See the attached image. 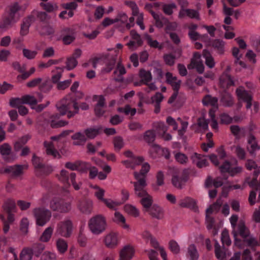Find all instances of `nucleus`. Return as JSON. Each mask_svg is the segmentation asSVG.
Segmentation results:
<instances>
[{"mask_svg": "<svg viewBox=\"0 0 260 260\" xmlns=\"http://www.w3.org/2000/svg\"><path fill=\"white\" fill-rule=\"evenodd\" d=\"M90 231L94 235H99L103 233L107 228V221L105 216L101 214L96 215L90 218L88 222Z\"/></svg>", "mask_w": 260, "mask_h": 260, "instance_id": "1", "label": "nucleus"}, {"mask_svg": "<svg viewBox=\"0 0 260 260\" xmlns=\"http://www.w3.org/2000/svg\"><path fill=\"white\" fill-rule=\"evenodd\" d=\"M32 214L37 225L43 226L50 219L51 213L50 210L44 207H37L32 210Z\"/></svg>", "mask_w": 260, "mask_h": 260, "instance_id": "2", "label": "nucleus"}, {"mask_svg": "<svg viewBox=\"0 0 260 260\" xmlns=\"http://www.w3.org/2000/svg\"><path fill=\"white\" fill-rule=\"evenodd\" d=\"M124 154L126 157L129 158V159L122 161V163L126 168H134L136 166L141 164L144 160L143 156H136L130 150L125 151Z\"/></svg>", "mask_w": 260, "mask_h": 260, "instance_id": "3", "label": "nucleus"}, {"mask_svg": "<svg viewBox=\"0 0 260 260\" xmlns=\"http://www.w3.org/2000/svg\"><path fill=\"white\" fill-rule=\"evenodd\" d=\"M50 208L54 211L61 213H67L72 208L70 202H65L58 199H54L52 200L50 205Z\"/></svg>", "mask_w": 260, "mask_h": 260, "instance_id": "4", "label": "nucleus"}, {"mask_svg": "<svg viewBox=\"0 0 260 260\" xmlns=\"http://www.w3.org/2000/svg\"><path fill=\"white\" fill-rule=\"evenodd\" d=\"M73 231V224L71 220H67L58 224L56 233L64 237L71 236Z\"/></svg>", "mask_w": 260, "mask_h": 260, "instance_id": "5", "label": "nucleus"}, {"mask_svg": "<svg viewBox=\"0 0 260 260\" xmlns=\"http://www.w3.org/2000/svg\"><path fill=\"white\" fill-rule=\"evenodd\" d=\"M32 162L36 171L41 174H47L51 172V168L45 166L41 158L37 156L35 154L32 158Z\"/></svg>", "mask_w": 260, "mask_h": 260, "instance_id": "6", "label": "nucleus"}, {"mask_svg": "<svg viewBox=\"0 0 260 260\" xmlns=\"http://www.w3.org/2000/svg\"><path fill=\"white\" fill-rule=\"evenodd\" d=\"M28 167L27 164L9 166L5 169L4 172L10 174L13 177H18L24 173V171L26 170Z\"/></svg>", "mask_w": 260, "mask_h": 260, "instance_id": "7", "label": "nucleus"}, {"mask_svg": "<svg viewBox=\"0 0 260 260\" xmlns=\"http://www.w3.org/2000/svg\"><path fill=\"white\" fill-rule=\"evenodd\" d=\"M0 153L3 159L7 162H12L15 159L12 154V147L7 143H5L0 146Z\"/></svg>", "mask_w": 260, "mask_h": 260, "instance_id": "8", "label": "nucleus"}, {"mask_svg": "<svg viewBox=\"0 0 260 260\" xmlns=\"http://www.w3.org/2000/svg\"><path fill=\"white\" fill-rule=\"evenodd\" d=\"M61 34L62 42L65 45H69L75 40L76 32L73 28L65 27L61 30Z\"/></svg>", "mask_w": 260, "mask_h": 260, "instance_id": "9", "label": "nucleus"}, {"mask_svg": "<svg viewBox=\"0 0 260 260\" xmlns=\"http://www.w3.org/2000/svg\"><path fill=\"white\" fill-rule=\"evenodd\" d=\"M130 36L132 38V40L126 44L130 49L134 50L137 47L142 45L143 41L141 36L135 30L133 29L131 31Z\"/></svg>", "mask_w": 260, "mask_h": 260, "instance_id": "10", "label": "nucleus"}, {"mask_svg": "<svg viewBox=\"0 0 260 260\" xmlns=\"http://www.w3.org/2000/svg\"><path fill=\"white\" fill-rule=\"evenodd\" d=\"M236 93L239 99L246 103V108L247 109H250L252 105V96L251 94L242 87L237 88Z\"/></svg>", "mask_w": 260, "mask_h": 260, "instance_id": "11", "label": "nucleus"}, {"mask_svg": "<svg viewBox=\"0 0 260 260\" xmlns=\"http://www.w3.org/2000/svg\"><path fill=\"white\" fill-rule=\"evenodd\" d=\"M104 242L108 248L116 247L119 243L118 233L113 232L108 233L105 236Z\"/></svg>", "mask_w": 260, "mask_h": 260, "instance_id": "12", "label": "nucleus"}, {"mask_svg": "<svg viewBox=\"0 0 260 260\" xmlns=\"http://www.w3.org/2000/svg\"><path fill=\"white\" fill-rule=\"evenodd\" d=\"M134 247L131 245H126L119 251V260H131L135 254Z\"/></svg>", "mask_w": 260, "mask_h": 260, "instance_id": "13", "label": "nucleus"}, {"mask_svg": "<svg viewBox=\"0 0 260 260\" xmlns=\"http://www.w3.org/2000/svg\"><path fill=\"white\" fill-rule=\"evenodd\" d=\"M35 18L34 15H29L23 18L21 24L20 34L21 36H24L29 32V28L31 24L35 22Z\"/></svg>", "mask_w": 260, "mask_h": 260, "instance_id": "14", "label": "nucleus"}, {"mask_svg": "<svg viewBox=\"0 0 260 260\" xmlns=\"http://www.w3.org/2000/svg\"><path fill=\"white\" fill-rule=\"evenodd\" d=\"M248 145L247 149L250 155L255 156L256 152L260 149V146L258 145L255 137L250 134L247 140Z\"/></svg>", "mask_w": 260, "mask_h": 260, "instance_id": "15", "label": "nucleus"}, {"mask_svg": "<svg viewBox=\"0 0 260 260\" xmlns=\"http://www.w3.org/2000/svg\"><path fill=\"white\" fill-rule=\"evenodd\" d=\"M77 206L81 212L89 214L92 211L93 202L90 200H81L79 201Z\"/></svg>", "mask_w": 260, "mask_h": 260, "instance_id": "16", "label": "nucleus"}, {"mask_svg": "<svg viewBox=\"0 0 260 260\" xmlns=\"http://www.w3.org/2000/svg\"><path fill=\"white\" fill-rule=\"evenodd\" d=\"M126 73L125 67L119 61L117 63L116 68L113 72L114 80L118 82L122 83L124 81L123 75Z\"/></svg>", "mask_w": 260, "mask_h": 260, "instance_id": "17", "label": "nucleus"}, {"mask_svg": "<svg viewBox=\"0 0 260 260\" xmlns=\"http://www.w3.org/2000/svg\"><path fill=\"white\" fill-rule=\"evenodd\" d=\"M16 22L17 20L11 17L8 15L4 16L0 21V28L3 31H6L12 27Z\"/></svg>", "mask_w": 260, "mask_h": 260, "instance_id": "18", "label": "nucleus"}, {"mask_svg": "<svg viewBox=\"0 0 260 260\" xmlns=\"http://www.w3.org/2000/svg\"><path fill=\"white\" fill-rule=\"evenodd\" d=\"M139 197L141 198L140 203L143 206V211L144 212H147L152 206V197L147 192L139 196Z\"/></svg>", "mask_w": 260, "mask_h": 260, "instance_id": "19", "label": "nucleus"}, {"mask_svg": "<svg viewBox=\"0 0 260 260\" xmlns=\"http://www.w3.org/2000/svg\"><path fill=\"white\" fill-rule=\"evenodd\" d=\"M135 187V191L137 196L143 195L146 193L145 187L147 185L145 180H137V181L132 182Z\"/></svg>", "mask_w": 260, "mask_h": 260, "instance_id": "20", "label": "nucleus"}, {"mask_svg": "<svg viewBox=\"0 0 260 260\" xmlns=\"http://www.w3.org/2000/svg\"><path fill=\"white\" fill-rule=\"evenodd\" d=\"M63 103L68 111L71 110L72 108L75 109L74 104L76 107H79L78 103L76 102V99H75L72 93H69L63 98L61 102Z\"/></svg>", "mask_w": 260, "mask_h": 260, "instance_id": "21", "label": "nucleus"}, {"mask_svg": "<svg viewBox=\"0 0 260 260\" xmlns=\"http://www.w3.org/2000/svg\"><path fill=\"white\" fill-rule=\"evenodd\" d=\"M166 81L170 84L174 90H179L180 87L181 83V80H178L177 77L173 76L172 74L170 72H167L166 74Z\"/></svg>", "mask_w": 260, "mask_h": 260, "instance_id": "22", "label": "nucleus"}, {"mask_svg": "<svg viewBox=\"0 0 260 260\" xmlns=\"http://www.w3.org/2000/svg\"><path fill=\"white\" fill-rule=\"evenodd\" d=\"M146 212H148L153 217L157 219H161L164 217L163 210L156 204L153 205Z\"/></svg>", "mask_w": 260, "mask_h": 260, "instance_id": "23", "label": "nucleus"}, {"mask_svg": "<svg viewBox=\"0 0 260 260\" xmlns=\"http://www.w3.org/2000/svg\"><path fill=\"white\" fill-rule=\"evenodd\" d=\"M44 145L46 148V151L47 155H51L54 158L61 157L60 154L57 150L55 149L54 144L52 142L45 141Z\"/></svg>", "mask_w": 260, "mask_h": 260, "instance_id": "24", "label": "nucleus"}, {"mask_svg": "<svg viewBox=\"0 0 260 260\" xmlns=\"http://www.w3.org/2000/svg\"><path fill=\"white\" fill-rule=\"evenodd\" d=\"M164 99L163 95L160 92H157L151 98L152 103L154 104L155 113L157 114L160 111V103Z\"/></svg>", "mask_w": 260, "mask_h": 260, "instance_id": "25", "label": "nucleus"}, {"mask_svg": "<svg viewBox=\"0 0 260 260\" xmlns=\"http://www.w3.org/2000/svg\"><path fill=\"white\" fill-rule=\"evenodd\" d=\"M191 158L193 160V163H194L199 168H202L209 165V162L205 158H203L201 154L194 153L192 156Z\"/></svg>", "mask_w": 260, "mask_h": 260, "instance_id": "26", "label": "nucleus"}, {"mask_svg": "<svg viewBox=\"0 0 260 260\" xmlns=\"http://www.w3.org/2000/svg\"><path fill=\"white\" fill-rule=\"evenodd\" d=\"M71 138L74 140L73 144L75 146L83 145L87 140L85 135L81 132L76 133L72 136Z\"/></svg>", "mask_w": 260, "mask_h": 260, "instance_id": "27", "label": "nucleus"}, {"mask_svg": "<svg viewBox=\"0 0 260 260\" xmlns=\"http://www.w3.org/2000/svg\"><path fill=\"white\" fill-rule=\"evenodd\" d=\"M186 256L189 260H198L199 254L194 244H192L188 246Z\"/></svg>", "mask_w": 260, "mask_h": 260, "instance_id": "28", "label": "nucleus"}, {"mask_svg": "<svg viewBox=\"0 0 260 260\" xmlns=\"http://www.w3.org/2000/svg\"><path fill=\"white\" fill-rule=\"evenodd\" d=\"M220 102L225 107H232L234 105L233 98L232 95L226 91L221 94Z\"/></svg>", "mask_w": 260, "mask_h": 260, "instance_id": "29", "label": "nucleus"}, {"mask_svg": "<svg viewBox=\"0 0 260 260\" xmlns=\"http://www.w3.org/2000/svg\"><path fill=\"white\" fill-rule=\"evenodd\" d=\"M238 219V216L236 215H232L230 218V221L232 228V234L235 239V244L238 245L239 240L237 238L238 231H237V222Z\"/></svg>", "mask_w": 260, "mask_h": 260, "instance_id": "30", "label": "nucleus"}, {"mask_svg": "<svg viewBox=\"0 0 260 260\" xmlns=\"http://www.w3.org/2000/svg\"><path fill=\"white\" fill-rule=\"evenodd\" d=\"M151 15L155 20V25L158 28H161L168 22L167 18H165L161 14H156L154 11L151 12Z\"/></svg>", "mask_w": 260, "mask_h": 260, "instance_id": "31", "label": "nucleus"}, {"mask_svg": "<svg viewBox=\"0 0 260 260\" xmlns=\"http://www.w3.org/2000/svg\"><path fill=\"white\" fill-rule=\"evenodd\" d=\"M21 8L17 3H15L10 6L9 13L8 16L15 19L17 21L20 19L19 11Z\"/></svg>", "mask_w": 260, "mask_h": 260, "instance_id": "32", "label": "nucleus"}, {"mask_svg": "<svg viewBox=\"0 0 260 260\" xmlns=\"http://www.w3.org/2000/svg\"><path fill=\"white\" fill-rule=\"evenodd\" d=\"M87 164L86 162L80 160L76 161L74 162L68 161L65 164V167L72 171L77 170L81 167H87Z\"/></svg>", "mask_w": 260, "mask_h": 260, "instance_id": "33", "label": "nucleus"}, {"mask_svg": "<svg viewBox=\"0 0 260 260\" xmlns=\"http://www.w3.org/2000/svg\"><path fill=\"white\" fill-rule=\"evenodd\" d=\"M202 102L205 106H211L215 107L218 106V99L209 94H207L203 98Z\"/></svg>", "mask_w": 260, "mask_h": 260, "instance_id": "34", "label": "nucleus"}, {"mask_svg": "<svg viewBox=\"0 0 260 260\" xmlns=\"http://www.w3.org/2000/svg\"><path fill=\"white\" fill-rule=\"evenodd\" d=\"M150 170V165L147 162L143 164L139 172H135L134 175L136 179H144L146 174Z\"/></svg>", "mask_w": 260, "mask_h": 260, "instance_id": "35", "label": "nucleus"}, {"mask_svg": "<svg viewBox=\"0 0 260 260\" xmlns=\"http://www.w3.org/2000/svg\"><path fill=\"white\" fill-rule=\"evenodd\" d=\"M150 244L151 246H153L155 248H158L160 254L163 259V260H167V254L164 248L162 247H159V244L157 240L152 237L149 240Z\"/></svg>", "mask_w": 260, "mask_h": 260, "instance_id": "36", "label": "nucleus"}, {"mask_svg": "<svg viewBox=\"0 0 260 260\" xmlns=\"http://www.w3.org/2000/svg\"><path fill=\"white\" fill-rule=\"evenodd\" d=\"M124 210L128 214L135 217H138L140 215V211L135 206L127 204L123 207Z\"/></svg>", "mask_w": 260, "mask_h": 260, "instance_id": "37", "label": "nucleus"}, {"mask_svg": "<svg viewBox=\"0 0 260 260\" xmlns=\"http://www.w3.org/2000/svg\"><path fill=\"white\" fill-rule=\"evenodd\" d=\"M225 43L222 40L216 39L213 41L212 47L219 54H222L224 51Z\"/></svg>", "mask_w": 260, "mask_h": 260, "instance_id": "38", "label": "nucleus"}, {"mask_svg": "<svg viewBox=\"0 0 260 260\" xmlns=\"http://www.w3.org/2000/svg\"><path fill=\"white\" fill-rule=\"evenodd\" d=\"M53 232V228L49 226L47 228L40 236L39 240L43 242H48L51 238Z\"/></svg>", "mask_w": 260, "mask_h": 260, "instance_id": "39", "label": "nucleus"}, {"mask_svg": "<svg viewBox=\"0 0 260 260\" xmlns=\"http://www.w3.org/2000/svg\"><path fill=\"white\" fill-rule=\"evenodd\" d=\"M139 76L143 81L144 84H148L152 79V75L150 71L144 69H141L139 72Z\"/></svg>", "mask_w": 260, "mask_h": 260, "instance_id": "40", "label": "nucleus"}, {"mask_svg": "<svg viewBox=\"0 0 260 260\" xmlns=\"http://www.w3.org/2000/svg\"><path fill=\"white\" fill-rule=\"evenodd\" d=\"M203 56L205 58L206 64L210 69L215 66V62L211 54L207 50H204L203 51Z\"/></svg>", "mask_w": 260, "mask_h": 260, "instance_id": "41", "label": "nucleus"}, {"mask_svg": "<svg viewBox=\"0 0 260 260\" xmlns=\"http://www.w3.org/2000/svg\"><path fill=\"white\" fill-rule=\"evenodd\" d=\"M196 204V201L188 197L181 199L179 202V205L181 207H190L194 206Z\"/></svg>", "mask_w": 260, "mask_h": 260, "instance_id": "42", "label": "nucleus"}, {"mask_svg": "<svg viewBox=\"0 0 260 260\" xmlns=\"http://www.w3.org/2000/svg\"><path fill=\"white\" fill-rule=\"evenodd\" d=\"M237 231H238V235H240L243 238H246L249 236V231L242 221H240L239 222L237 227Z\"/></svg>", "mask_w": 260, "mask_h": 260, "instance_id": "43", "label": "nucleus"}, {"mask_svg": "<svg viewBox=\"0 0 260 260\" xmlns=\"http://www.w3.org/2000/svg\"><path fill=\"white\" fill-rule=\"evenodd\" d=\"M156 135L155 131L152 129L146 131L143 136V139L145 142L150 144H152L155 140Z\"/></svg>", "mask_w": 260, "mask_h": 260, "instance_id": "44", "label": "nucleus"}, {"mask_svg": "<svg viewBox=\"0 0 260 260\" xmlns=\"http://www.w3.org/2000/svg\"><path fill=\"white\" fill-rule=\"evenodd\" d=\"M33 250L31 248H24L20 254V260H31Z\"/></svg>", "mask_w": 260, "mask_h": 260, "instance_id": "45", "label": "nucleus"}, {"mask_svg": "<svg viewBox=\"0 0 260 260\" xmlns=\"http://www.w3.org/2000/svg\"><path fill=\"white\" fill-rule=\"evenodd\" d=\"M144 38L147 41V44L152 48H158L161 50L163 48L162 44H159L156 40H153L150 35L147 34L144 35Z\"/></svg>", "mask_w": 260, "mask_h": 260, "instance_id": "46", "label": "nucleus"}, {"mask_svg": "<svg viewBox=\"0 0 260 260\" xmlns=\"http://www.w3.org/2000/svg\"><path fill=\"white\" fill-rule=\"evenodd\" d=\"M153 127L159 134H164L168 131V127L164 122L158 121L154 122L153 124Z\"/></svg>", "mask_w": 260, "mask_h": 260, "instance_id": "47", "label": "nucleus"}, {"mask_svg": "<svg viewBox=\"0 0 260 260\" xmlns=\"http://www.w3.org/2000/svg\"><path fill=\"white\" fill-rule=\"evenodd\" d=\"M220 83L222 86L226 85L227 87L234 85V82L231 76L228 74L223 75L220 78Z\"/></svg>", "mask_w": 260, "mask_h": 260, "instance_id": "48", "label": "nucleus"}, {"mask_svg": "<svg viewBox=\"0 0 260 260\" xmlns=\"http://www.w3.org/2000/svg\"><path fill=\"white\" fill-rule=\"evenodd\" d=\"M173 186L177 189H182L187 185V180H169Z\"/></svg>", "mask_w": 260, "mask_h": 260, "instance_id": "49", "label": "nucleus"}, {"mask_svg": "<svg viewBox=\"0 0 260 260\" xmlns=\"http://www.w3.org/2000/svg\"><path fill=\"white\" fill-rule=\"evenodd\" d=\"M102 202L109 209L115 210L116 207L121 204V203L118 201H113L110 199H105Z\"/></svg>", "mask_w": 260, "mask_h": 260, "instance_id": "50", "label": "nucleus"}, {"mask_svg": "<svg viewBox=\"0 0 260 260\" xmlns=\"http://www.w3.org/2000/svg\"><path fill=\"white\" fill-rule=\"evenodd\" d=\"M56 247L58 251L61 253L65 252L68 248V244L65 240L62 239H58L56 242Z\"/></svg>", "mask_w": 260, "mask_h": 260, "instance_id": "51", "label": "nucleus"}, {"mask_svg": "<svg viewBox=\"0 0 260 260\" xmlns=\"http://www.w3.org/2000/svg\"><path fill=\"white\" fill-rule=\"evenodd\" d=\"M116 56H111L106 62V66L104 68V71L107 73L110 72L114 68L116 64Z\"/></svg>", "mask_w": 260, "mask_h": 260, "instance_id": "52", "label": "nucleus"}, {"mask_svg": "<svg viewBox=\"0 0 260 260\" xmlns=\"http://www.w3.org/2000/svg\"><path fill=\"white\" fill-rule=\"evenodd\" d=\"M39 32L42 36L51 35L54 34V28L49 25H45L40 29Z\"/></svg>", "mask_w": 260, "mask_h": 260, "instance_id": "53", "label": "nucleus"}, {"mask_svg": "<svg viewBox=\"0 0 260 260\" xmlns=\"http://www.w3.org/2000/svg\"><path fill=\"white\" fill-rule=\"evenodd\" d=\"M99 128H88L84 131L86 137L89 139H93L99 134Z\"/></svg>", "mask_w": 260, "mask_h": 260, "instance_id": "54", "label": "nucleus"}, {"mask_svg": "<svg viewBox=\"0 0 260 260\" xmlns=\"http://www.w3.org/2000/svg\"><path fill=\"white\" fill-rule=\"evenodd\" d=\"M22 100L23 104H29L31 107H33L37 104V99L32 95H25L22 97Z\"/></svg>", "mask_w": 260, "mask_h": 260, "instance_id": "55", "label": "nucleus"}, {"mask_svg": "<svg viewBox=\"0 0 260 260\" xmlns=\"http://www.w3.org/2000/svg\"><path fill=\"white\" fill-rule=\"evenodd\" d=\"M29 221L27 218L23 217L20 222V230L21 232L24 234H26L28 232Z\"/></svg>", "mask_w": 260, "mask_h": 260, "instance_id": "56", "label": "nucleus"}, {"mask_svg": "<svg viewBox=\"0 0 260 260\" xmlns=\"http://www.w3.org/2000/svg\"><path fill=\"white\" fill-rule=\"evenodd\" d=\"M22 54L24 57L31 60L36 57L38 54V52L36 50H31L28 49L23 48L22 49Z\"/></svg>", "mask_w": 260, "mask_h": 260, "instance_id": "57", "label": "nucleus"}, {"mask_svg": "<svg viewBox=\"0 0 260 260\" xmlns=\"http://www.w3.org/2000/svg\"><path fill=\"white\" fill-rule=\"evenodd\" d=\"M52 88L51 82L49 80H46L41 84L39 86V90L43 92H48Z\"/></svg>", "mask_w": 260, "mask_h": 260, "instance_id": "58", "label": "nucleus"}, {"mask_svg": "<svg viewBox=\"0 0 260 260\" xmlns=\"http://www.w3.org/2000/svg\"><path fill=\"white\" fill-rule=\"evenodd\" d=\"M188 36L190 39L192 41H196L199 39L205 40L206 39H208V36L207 35L201 36L196 31H189Z\"/></svg>", "mask_w": 260, "mask_h": 260, "instance_id": "59", "label": "nucleus"}, {"mask_svg": "<svg viewBox=\"0 0 260 260\" xmlns=\"http://www.w3.org/2000/svg\"><path fill=\"white\" fill-rule=\"evenodd\" d=\"M118 111L121 113H124L125 115L131 114V116H134L136 113V109L135 108H131L130 106L127 105L124 108H119Z\"/></svg>", "mask_w": 260, "mask_h": 260, "instance_id": "60", "label": "nucleus"}, {"mask_svg": "<svg viewBox=\"0 0 260 260\" xmlns=\"http://www.w3.org/2000/svg\"><path fill=\"white\" fill-rule=\"evenodd\" d=\"M93 189L94 196L99 201L102 202L105 199V190L97 186H93Z\"/></svg>", "mask_w": 260, "mask_h": 260, "instance_id": "61", "label": "nucleus"}, {"mask_svg": "<svg viewBox=\"0 0 260 260\" xmlns=\"http://www.w3.org/2000/svg\"><path fill=\"white\" fill-rule=\"evenodd\" d=\"M222 201L220 200H217L215 203L207 209L206 213L211 214L214 211L217 212L219 210Z\"/></svg>", "mask_w": 260, "mask_h": 260, "instance_id": "62", "label": "nucleus"}, {"mask_svg": "<svg viewBox=\"0 0 260 260\" xmlns=\"http://www.w3.org/2000/svg\"><path fill=\"white\" fill-rule=\"evenodd\" d=\"M4 209L7 210L8 212H11L15 208V203L14 200L9 199H7L3 206Z\"/></svg>", "mask_w": 260, "mask_h": 260, "instance_id": "63", "label": "nucleus"}, {"mask_svg": "<svg viewBox=\"0 0 260 260\" xmlns=\"http://www.w3.org/2000/svg\"><path fill=\"white\" fill-rule=\"evenodd\" d=\"M113 144L115 149L119 151L124 146L123 139L120 136L115 137L114 138Z\"/></svg>", "mask_w": 260, "mask_h": 260, "instance_id": "64", "label": "nucleus"}]
</instances>
